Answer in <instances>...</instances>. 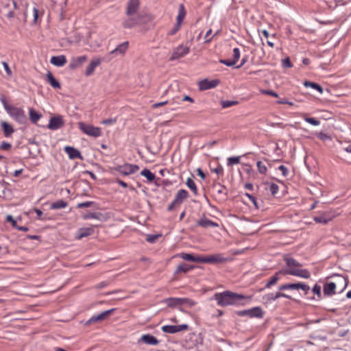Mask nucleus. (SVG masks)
I'll return each instance as SVG.
<instances>
[{
    "label": "nucleus",
    "mask_w": 351,
    "mask_h": 351,
    "mask_svg": "<svg viewBox=\"0 0 351 351\" xmlns=\"http://www.w3.org/2000/svg\"><path fill=\"white\" fill-rule=\"evenodd\" d=\"M252 296H245L242 294L232 292L230 291H225L221 293H216L214 295V299L217 301L219 306L225 307L232 305H243L241 301L243 300H250Z\"/></svg>",
    "instance_id": "nucleus-1"
},
{
    "label": "nucleus",
    "mask_w": 351,
    "mask_h": 351,
    "mask_svg": "<svg viewBox=\"0 0 351 351\" xmlns=\"http://www.w3.org/2000/svg\"><path fill=\"white\" fill-rule=\"evenodd\" d=\"M284 261L287 267V269H282V270H293L298 271L300 274H302V276H297L298 277L303 278L305 279H308L311 277V274L308 270L306 269H300L302 265L297 261L295 259L291 257L285 256Z\"/></svg>",
    "instance_id": "nucleus-2"
},
{
    "label": "nucleus",
    "mask_w": 351,
    "mask_h": 351,
    "mask_svg": "<svg viewBox=\"0 0 351 351\" xmlns=\"http://www.w3.org/2000/svg\"><path fill=\"white\" fill-rule=\"evenodd\" d=\"M8 114L20 124H24L27 121V117L22 108L12 106L7 109Z\"/></svg>",
    "instance_id": "nucleus-3"
},
{
    "label": "nucleus",
    "mask_w": 351,
    "mask_h": 351,
    "mask_svg": "<svg viewBox=\"0 0 351 351\" xmlns=\"http://www.w3.org/2000/svg\"><path fill=\"white\" fill-rule=\"evenodd\" d=\"M279 275L302 276V274L298 272V271L280 269L276 272L275 274L269 278L268 282L266 283L265 288L268 289L270 288L271 286L276 285L280 279V278L278 277Z\"/></svg>",
    "instance_id": "nucleus-4"
},
{
    "label": "nucleus",
    "mask_w": 351,
    "mask_h": 351,
    "mask_svg": "<svg viewBox=\"0 0 351 351\" xmlns=\"http://www.w3.org/2000/svg\"><path fill=\"white\" fill-rule=\"evenodd\" d=\"M235 314L240 317L247 316L251 318H262L264 315V312L261 307L256 306L250 309L237 311Z\"/></svg>",
    "instance_id": "nucleus-5"
},
{
    "label": "nucleus",
    "mask_w": 351,
    "mask_h": 351,
    "mask_svg": "<svg viewBox=\"0 0 351 351\" xmlns=\"http://www.w3.org/2000/svg\"><path fill=\"white\" fill-rule=\"evenodd\" d=\"M139 169V167L136 165L125 163L123 165H117L113 167V170L119 172L123 176H129L134 173Z\"/></svg>",
    "instance_id": "nucleus-6"
},
{
    "label": "nucleus",
    "mask_w": 351,
    "mask_h": 351,
    "mask_svg": "<svg viewBox=\"0 0 351 351\" xmlns=\"http://www.w3.org/2000/svg\"><path fill=\"white\" fill-rule=\"evenodd\" d=\"M330 278H335V282H332L335 284L336 288L338 287L340 289V293H341L346 289L349 282L347 276H343L340 274H334Z\"/></svg>",
    "instance_id": "nucleus-7"
},
{
    "label": "nucleus",
    "mask_w": 351,
    "mask_h": 351,
    "mask_svg": "<svg viewBox=\"0 0 351 351\" xmlns=\"http://www.w3.org/2000/svg\"><path fill=\"white\" fill-rule=\"evenodd\" d=\"M115 308H111L107 311H104L97 315H93L89 318V324H93L96 322H100L109 318V317L113 313Z\"/></svg>",
    "instance_id": "nucleus-8"
},
{
    "label": "nucleus",
    "mask_w": 351,
    "mask_h": 351,
    "mask_svg": "<svg viewBox=\"0 0 351 351\" xmlns=\"http://www.w3.org/2000/svg\"><path fill=\"white\" fill-rule=\"evenodd\" d=\"M189 328V325L183 324L181 325H165L162 327V330L165 333L174 334L180 331L186 330Z\"/></svg>",
    "instance_id": "nucleus-9"
},
{
    "label": "nucleus",
    "mask_w": 351,
    "mask_h": 351,
    "mask_svg": "<svg viewBox=\"0 0 351 351\" xmlns=\"http://www.w3.org/2000/svg\"><path fill=\"white\" fill-rule=\"evenodd\" d=\"M189 47L180 45L173 50L170 60H173L184 57L185 55L189 53Z\"/></svg>",
    "instance_id": "nucleus-10"
},
{
    "label": "nucleus",
    "mask_w": 351,
    "mask_h": 351,
    "mask_svg": "<svg viewBox=\"0 0 351 351\" xmlns=\"http://www.w3.org/2000/svg\"><path fill=\"white\" fill-rule=\"evenodd\" d=\"M219 84L218 80H208L204 79L199 82V88L200 90H206L216 87Z\"/></svg>",
    "instance_id": "nucleus-11"
},
{
    "label": "nucleus",
    "mask_w": 351,
    "mask_h": 351,
    "mask_svg": "<svg viewBox=\"0 0 351 351\" xmlns=\"http://www.w3.org/2000/svg\"><path fill=\"white\" fill-rule=\"evenodd\" d=\"M140 5L139 0H129L127 4L126 14L131 16L137 12Z\"/></svg>",
    "instance_id": "nucleus-12"
},
{
    "label": "nucleus",
    "mask_w": 351,
    "mask_h": 351,
    "mask_svg": "<svg viewBox=\"0 0 351 351\" xmlns=\"http://www.w3.org/2000/svg\"><path fill=\"white\" fill-rule=\"evenodd\" d=\"M64 125V121L61 117H53L50 119L48 128L52 130H56Z\"/></svg>",
    "instance_id": "nucleus-13"
},
{
    "label": "nucleus",
    "mask_w": 351,
    "mask_h": 351,
    "mask_svg": "<svg viewBox=\"0 0 351 351\" xmlns=\"http://www.w3.org/2000/svg\"><path fill=\"white\" fill-rule=\"evenodd\" d=\"M281 291H279L278 292H276V293H269L263 296V300H266L267 302H271L277 300L279 298H285L287 299H291V297L286 293L280 292Z\"/></svg>",
    "instance_id": "nucleus-14"
},
{
    "label": "nucleus",
    "mask_w": 351,
    "mask_h": 351,
    "mask_svg": "<svg viewBox=\"0 0 351 351\" xmlns=\"http://www.w3.org/2000/svg\"><path fill=\"white\" fill-rule=\"evenodd\" d=\"M228 261V258H224L220 254H215L206 256V263H224Z\"/></svg>",
    "instance_id": "nucleus-15"
},
{
    "label": "nucleus",
    "mask_w": 351,
    "mask_h": 351,
    "mask_svg": "<svg viewBox=\"0 0 351 351\" xmlns=\"http://www.w3.org/2000/svg\"><path fill=\"white\" fill-rule=\"evenodd\" d=\"M197 225L198 226L202 227L204 228H207L210 227L217 228L219 227V224L205 217L201 218L197 221Z\"/></svg>",
    "instance_id": "nucleus-16"
},
{
    "label": "nucleus",
    "mask_w": 351,
    "mask_h": 351,
    "mask_svg": "<svg viewBox=\"0 0 351 351\" xmlns=\"http://www.w3.org/2000/svg\"><path fill=\"white\" fill-rule=\"evenodd\" d=\"M87 60L86 56L73 57L69 64V67L71 69H75L82 66Z\"/></svg>",
    "instance_id": "nucleus-17"
},
{
    "label": "nucleus",
    "mask_w": 351,
    "mask_h": 351,
    "mask_svg": "<svg viewBox=\"0 0 351 351\" xmlns=\"http://www.w3.org/2000/svg\"><path fill=\"white\" fill-rule=\"evenodd\" d=\"M128 46L129 43L128 41L123 42L117 45V47L111 51V54L115 56L119 55L123 56L128 49Z\"/></svg>",
    "instance_id": "nucleus-18"
},
{
    "label": "nucleus",
    "mask_w": 351,
    "mask_h": 351,
    "mask_svg": "<svg viewBox=\"0 0 351 351\" xmlns=\"http://www.w3.org/2000/svg\"><path fill=\"white\" fill-rule=\"evenodd\" d=\"M50 62L56 66L61 67L66 63V58L64 55L52 56L51 58Z\"/></svg>",
    "instance_id": "nucleus-19"
},
{
    "label": "nucleus",
    "mask_w": 351,
    "mask_h": 351,
    "mask_svg": "<svg viewBox=\"0 0 351 351\" xmlns=\"http://www.w3.org/2000/svg\"><path fill=\"white\" fill-rule=\"evenodd\" d=\"M188 197V191L185 189H180L176 193L174 200L178 203V205H180Z\"/></svg>",
    "instance_id": "nucleus-20"
},
{
    "label": "nucleus",
    "mask_w": 351,
    "mask_h": 351,
    "mask_svg": "<svg viewBox=\"0 0 351 351\" xmlns=\"http://www.w3.org/2000/svg\"><path fill=\"white\" fill-rule=\"evenodd\" d=\"M314 221L322 224H326L332 220V217L328 213H323L320 215L313 217Z\"/></svg>",
    "instance_id": "nucleus-21"
},
{
    "label": "nucleus",
    "mask_w": 351,
    "mask_h": 351,
    "mask_svg": "<svg viewBox=\"0 0 351 351\" xmlns=\"http://www.w3.org/2000/svg\"><path fill=\"white\" fill-rule=\"evenodd\" d=\"M336 285L332 282L325 283L323 287L324 294L330 296L335 293Z\"/></svg>",
    "instance_id": "nucleus-22"
},
{
    "label": "nucleus",
    "mask_w": 351,
    "mask_h": 351,
    "mask_svg": "<svg viewBox=\"0 0 351 351\" xmlns=\"http://www.w3.org/2000/svg\"><path fill=\"white\" fill-rule=\"evenodd\" d=\"M95 219L99 222L105 221L107 219V216L99 211L90 212L89 211V219Z\"/></svg>",
    "instance_id": "nucleus-23"
},
{
    "label": "nucleus",
    "mask_w": 351,
    "mask_h": 351,
    "mask_svg": "<svg viewBox=\"0 0 351 351\" xmlns=\"http://www.w3.org/2000/svg\"><path fill=\"white\" fill-rule=\"evenodd\" d=\"M141 340L148 345H157L159 343V341L154 336L149 334L143 335Z\"/></svg>",
    "instance_id": "nucleus-24"
},
{
    "label": "nucleus",
    "mask_w": 351,
    "mask_h": 351,
    "mask_svg": "<svg viewBox=\"0 0 351 351\" xmlns=\"http://www.w3.org/2000/svg\"><path fill=\"white\" fill-rule=\"evenodd\" d=\"M64 150L71 159H75L80 157V152L72 147L66 146L65 147Z\"/></svg>",
    "instance_id": "nucleus-25"
},
{
    "label": "nucleus",
    "mask_w": 351,
    "mask_h": 351,
    "mask_svg": "<svg viewBox=\"0 0 351 351\" xmlns=\"http://www.w3.org/2000/svg\"><path fill=\"white\" fill-rule=\"evenodd\" d=\"M186 16V11L183 4H180L179 6V12L176 18V25L181 26L182 22Z\"/></svg>",
    "instance_id": "nucleus-26"
},
{
    "label": "nucleus",
    "mask_w": 351,
    "mask_h": 351,
    "mask_svg": "<svg viewBox=\"0 0 351 351\" xmlns=\"http://www.w3.org/2000/svg\"><path fill=\"white\" fill-rule=\"evenodd\" d=\"M1 125L5 137H9L14 132L12 126L7 122L3 121Z\"/></svg>",
    "instance_id": "nucleus-27"
},
{
    "label": "nucleus",
    "mask_w": 351,
    "mask_h": 351,
    "mask_svg": "<svg viewBox=\"0 0 351 351\" xmlns=\"http://www.w3.org/2000/svg\"><path fill=\"white\" fill-rule=\"evenodd\" d=\"M47 80L50 85L54 88H60V84L56 80L51 72H48L47 74Z\"/></svg>",
    "instance_id": "nucleus-28"
},
{
    "label": "nucleus",
    "mask_w": 351,
    "mask_h": 351,
    "mask_svg": "<svg viewBox=\"0 0 351 351\" xmlns=\"http://www.w3.org/2000/svg\"><path fill=\"white\" fill-rule=\"evenodd\" d=\"M193 268H194V266L189 265L186 263H182V264L179 265L177 267V269H176L175 273L178 274L180 272H183V273L186 274V273L190 271L191 270H192Z\"/></svg>",
    "instance_id": "nucleus-29"
},
{
    "label": "nucleus",
    "mask_w": 351,
    "mask_h": 351,
    "mask_svg": "<svg viewBox=\"0 0 351 351\" xmlns=\"http://www.w3.org/2000/svg\"><path fill=\"white\" fill-rule=\"evenodd\" d=\"M101 134L102 132L100 128L89 125V136L97 138Z\"/></svg>",
    "instance_id": "nucleus-30"
},
{
    "label": "nucleus",
    "mask_w": 351,
    "mask_h": 351,
    "mask_svg": "<svg viewBox=\"0 0 351 351\" xmlns=\"http://www.w3.org/2000/svg\"><path fill=\"white\" fill-rule=\"evenodd\" d=\"M304 85L305 87L308 88V87H311L313 89H315L317 90L319 93H323V91H324V89L323 88L318 84L315 83V82H309V81H305L304 83Z\"/></svg>",
    "instance_id": "nucleus-31"
},
{
    "label": "nucleus",
    "mask_w": 351,
    "mask_h": 351,
    "mask_svg": "<svg viewBox=\"0 0 351 351\" xmlns=\"http://www.w3.org/2000/svg\"><path fill=\"white\" fill-rule=\"evenodd\" d=\"M141 175L145 177L149 182H153L156 178L154 173L148 169H143L141 172Z\"/></svg>",
    "instance_id": "nucleus-32"
},
{
    "label": "nucleus",
    "mask_w": 351,
    "mask_h": 351,
    "mask_svg": "<svg viewBox=\"0 0 351 351\" xmlns=\"http://www.w3.org/2000/svg\"><path fill=\"white\" fill-rule=\"evenodd\" d=\"M138 23V20L135 18H130L128 19L125 20L123 22V26L125 28H132L136 26Z\"/></svg>",
    "instance_id": "nucleus-33"
},
{
    "label": "nucleus",
    "mask_w": 351,
    "mask_h": 351,
    "mask_svg": "<svg viewBox=\"0 0 351 351\" xmlns=\"http://www.w3.org/2000/svg\"><path fill=\"white\" fill-rule=\"evenodd\" d=\"M186 184L193 191L194 195H197L198 190L194 180L192 178H188L186 182Z\"/></svg>",
    "instance_id": "nucleus-34"
},
{
    "label": "nucleus",
    "mask_w": 351,
    "mask_h": 351,
    "mask_svg": "<svg viewBox=\"0 0 351 351\" xmlns=\"http://www.w3.org/2000/svg\"><path fill=\"white\" fill-rule=\"evenodd\" d=\"M298 290V282L297 283H288V284H284L279 287L278 290L279 291H285V290Z\"/></svg>",
    "instance_id": "nucleus-35"
},
{
    "label": "nucleus",
    "mask_w": 351,
    "mask_h": 351,
    "mask_svg": "<svg viewBox=\"0 0 351 351\" xmlns=\"http://www.w3.org/2000/svg\"><path fill=\"white\" fill-rule=\"evenodd\" d=\"M180 298H169L166 300L167 304L170 307H176L180 305Z\"/></svg>",
    "instance_id": "nucleus-36"
},
{
    "label": "nucleus",
    "mask_w": 351,
    "mask_h": 351,
    "mask_svg": "<svg viewBox=\"0 0 351 351\" xmlns=\"http://www.w3.org/2000/svg\"><path fill=\"white\" fill-rule=\"evenodd\" d=\"M180 306L184 305V306H186L189 307H192L196 304V302L195 301H193V300L188 298H180Z\"/></svg>",
    "instance_id": "nucleus-37"
},
{
    "label": "nucleus",
    "mask_w": 351,
    "mask_h": 351,
    "mask_svg": "<svg viewBox=\"0 0 351 351\" xmlns=\"http://www.w3.org/2000/svg\"><path fill=\"white\" fill-rule=\"evenodd\" d=\"M29 114L31 121L34 123H36L41 117L40 114L32 108L29 109Z\"/></svg>",
    "instance_id": "nucleus-38"
},
{
    "label": "nucleus",
    "mask_w": 351,
    "mask_h": 351,
    "mask_svg": "<svg viewBox=\"0 0 351 351\" xmlns=\"http://www.w3.org/2000/svg\"><path fill=\"white\" fill-rule=\"evenodd\" d=\"M67 206V204L66 202H64L62 199H59L55 202H53L51 205V209H60V208H64Z\"/></svg>",
    "instance_id": "nucleus-39"
},
{
    "label": "nucleus",
    "mask_w": 351,
    "mask_h": 351,
    "mask_svg": "<svg viewBox=\"0 0 351 351\" xmlns=\"http://www.w3.org/2000/svg\"><path fill=\"white\" fill-rule=\"evenodd\" d=\"M101 60L100 58L93 59L89 64V75H91L97 66L101 64Z\"/></svg>",
    "instance_id": "nucleus-40"
},
{
    "label": "nucleus",
    "mask_w": 351,
    "mask_h": 351,
    "mask_svg": "<svg viewBox=\"0 0 351 351\" xmlns=\"http://www.w3.org/2000/svg\"><path fill=\"white\" fill-rule=\"evenodd\" d=\"M237 101L221 100V105L223 108H227L232 106L238 104Z\"/></svg>",
    "instance_id": "nucleus-41"
},
{
    "label": "nucleus",
    "mask_w": 351,
    "mask_h": 351,
    "mask_svg": "<svg viewBox=\"0 0 351 351\" xmlns=\"http://www.w3.org/2000/svg\"><path fill=\"white\" fill-rule=\"evenodd\" d=\"M240 156H232L228 158V166H232L233 165L239 164L240 162Z\"/></svg>",
    "instance_id": "nucleus-42"
},
{
    "label": "nucleus",
    "mask_w": 351,
    "mask_h": 351,
    "mask_svg": "<svg viewBox=\"0 0 351 351\" xmlns=\"http://www.w3.org/2000/svg\"><path fill=\"white\" fill-rule=\"evenodd\" d=\"M303 118L305 121H306L307 123H308L313 125L317 126L320 124V121L313 117H308L306 116H304Z\"/></svg>",
    "instance_id": "nucleus-43"
},
{
    "label": "nucleus",
    "mask_w": 351,
    "mask_h": 351,
    "mask_svg": "<svg viewBox=\"0 0 351 351\" xmlns=\"http://www.w3.org/2000/svg\"><path fill=\"white\" fill-rule=\"evenodd\" d=\"M258 171L261 174H266L267 168V167L263 164L261 161H258L256 163Z\"/></svg>",
    "instance_id": "nucleus-44"
},
{
    "label": "nucleus",
    "mask_w": 351,
    "mask_h": 351,
    "mask_svg": "<svg viewBox=\"0 0 351 351\" xmlns=\"http://www.w3.org/2000/svg\"><path fill=\"white\" fill-rule=\"evenodd\" d=\"M180 256L186 261H191L193 262L194 260V255L192 254H187V253H181L180 254Z\"/></svg>",
    "instance_id": "nucleus-45"
},
{
    "label": "nucleus",
    "mask_w": 351,
    "mask_h": 351,
    "mask_svg": "<svg viewBox=\"0 0 351 351\" xmlns=\"http://www.w3.org/2000/svg\"><path fill=\"white\" fill-rule=\"evenodd\" d=\"M317 137L323 141H329V140H331V137L330 135H328V134L326 133H324L323 132H320L317 134Z\"/></svg>",
    "instance_id": "nucleus-46"
},
{
    "label": "nucleus",
    "mask_w": 351,
    "mask_h": 351,
    "mask_svg": "<svg viewBox=\"0 0 351 351\" xmlns=\"http://www.w3.org/2000/svg\"><path fill=\"white\" fill-rule=\"evenodd\" d=\"M298 289H302L305 295H307L310 291V287L304 283L298 282Z\"/></svg>",
    "instance_id": "nucleus-47"
},
{
    "label": "nucleus",
    "mask_w": 351,
    "mask_h": 351,
    "mask_svg": "<svg viewBox=\"0 0 351 351\" xmlns=\"http://www.w3.org/2000/svg\"><path fill=\"white\" fill-rule=\"evenodd\" d=\"M219 62L228 66H232L236 64L235 61L229 59H221L219 60Z\"/></svg>",
    "instance_id": "nucleus-48"
},
{
    "label": "nucleus",
    "mask_w": 351,
    "mask_h": 351,
    "mask_svg": "<svg viewBox=\"0 0 351 351\" xmlns=\"http://www.w3.org/2000/svg\"><path fill=\"white\" fill-rule=\"evenodd\" d=\"M269 190H270L271 195H275L278 192L279 186L278 184H276L275 183H271L270 184Z\"/></svg>",
    "instance_id": "nucleus-49"
},
{
    "label": "nucleus",
    "mask_w": 351,
    "mask_h": 351,
    "mask_svg": "<svg viewBox=\"0 0 351 351\" xmlns=\"http://www.w3.org/2000/svg\"><path fill=\"white\" fill-rule=\"evenodd\" d=\"M314 294H316L319 298L322 297L321 287L318 285H315L312 289Z\"/></svg>",
    "instance_id": "nucleus-50"
},
{
    "label": "nucleus",
    "mask_w": 351,
    "mask_h": 351,
    "mask_svg": "<svg viewBox=\"0 0 351 351\" xmlns=\"http://www.w3.org/2000/svg\"><path fill=\"white\" fill-rule=\"evenodd\" d=\"M240 58V51L239 48H234L233 49V61H235L237 63Z\"/></svg>",
    "instance_id": "nucleus-51"
},
{
    "label": "nucleus",
    "mask_w": 351,
    "mask_h": 351,
    "mask_svg": "<svg viewBox=\"0 0 351 351\" xmlns=\"http://www.w3.org/2000/svg\"><path fill=\"white\" fill-rule=\"evenodd\" d=\"M282 65L284 68H291L293 66L292 63L290 61L289 58H286L282 60Z\"/></svg>",
    "instance_id": "nucleus-52"
},
{
    "label": "nucleus",
    "mask_w": 351,
    "mask_h": 351,
    "mask_svg": "<svg viewBox=\"0 0 351 351\" xmlns=\"http://www.w3.org/2000/svg\"><path fill=\"white\" fill-rule=\"evenodd\" d=\"M6 221L11 223L12 227H14V228H16V227L17 226L16 220L10 215L6 216Z\"/></svg>",
    "instance_id": "nucleus-53"
},
{
    "label": "nucleus",
    "mask_w": 351,
    "mask_h": 351,
    "mask_svg": "<svg viewBox=\"0 0 351 351\" xmlns=\"http://www.w3.org/2000/svg\"><path fill=\"white\" fill-rule=\"evenodd\" d=\"M278 169L282 172V174L284 177H287L289 173V169L285 165L279 166Z\"/></svg>",
    "instance_id": "nucleus-54"
},
{
    "label": "nucleus",
    "mask_w": 351,
    "mask_h": 351,
    "mask_svg": "<svg viewBox=\"0 0 351 351\" xmlns=\"http://www.w3.org/2000/svg\"><path fill=\"white\" fill-rule=\"evenodd\" d=\"M193 262L206 263V256H194Z\"/></svg>",
    "instance_id": "nucleus-55"
},
{
    "label": "nucleus",
    "mask_w": 351,
    "mask_h": 351,
    "mask_svg": "<svg viewBox=\"0 0 351 351\" xmlns=\"http://www.w3.org/2000/svg\"><path fill=\"white\" fill-rule=\"evenodd\" d=\"M245 196H247L249 199L253 203V204L255 206L256 208H258V203L256 202V199L255 197H254L252 195H250L247 193H246L245 194Z\"/></svg>",
    "instance_id": "nucleus-56"
},
{
    "label": "nucleus",
    "mask_w": 351,
    "mask_h": 351,
    "mask_svg": "<svg viewBox=\"0 0 351 351\" xmlns=\"http://www.w3.org/2000/svg\"><path fill=\"white\" fill-rule=\"evenodd\" d=\"M11 147L12 145L10 143H7L5 141L2 142L0 145V149L3 150H8L11 148Z\"/></svg>",
    "instance_id": "nucleus-57"
},
{
    "label": "nucleus",
    "mask_w": 351,
    "mask_h": 351,
    "mask_svg": "<svg viewBox=\"0 0 351 351\" xmlns=\"http://www.w3.org/2000/svg\"><path fill=\"white\" fill-rule=\"evenodd\" d=\"M262 93L265 95H271L274 97H278V94L276 92H274L271 90H264L262 91Z\"/></svg>",
    "instance_id": "nucleus-58"
},
{
    "label": "nucleus",
    "mask_w": 351,
    "mask_h": 351,
    "mask_svg": "<svg viewBox=\"0 0 351 351\" xmlns=\"http://www.w3.org/2000/svg\"><path fill=\"white\" fill-rule=\"evenodd\" d=\"M226 191V188L224 185H219V189H217V193L219 194H223L226 197L228 195Z\"/></svg>",
    "instance_id": "nucleus-59"
},
{
    "label": "nucleus",
    "mask_w": 351,
    "mask_h": 351,
    "mask_svg": "<svg viewBox=\"0 0 351 351\" xmlns=\"http://www.w3.org/2000/svg\"><path fill=\"white\" fill-rule=\"evenodd\" d=\"M2 64L3 66V68L6 72V73L9 76H11L12 75V72L11 69H10L8 64L6 62H2Z\"/></svg>",
    "instance_id": "nucleus-60"
},
{
    "label": "nucleus",
    "mask_w": 351,
    "mask_h": 351,
    "mask_svg": "<svg viewBox=\"0 0 351 351\" xmlns=\"http://www.w3.org/2000/svg\"><path fill=\"white\" fill-rule=\"evenodd\" d=\"M0 100L2 103V104L3 105V107L5 110V111L7 112V109H8L9 108H11L12 106L8 104L5 97L3 96L1 97Z\"/></svg>",
    "instance_id": "nucleus-61"
},
{
    "label": "nucleus",
    "mask_w": 351,
    "mask_h": 351,
    "mask_svg": "<svg viewBox=\"0 0 351 351\" xmlns=\"http://www.w3.org/2000/svg\"><path fill=\"white\" fill-rule=\"evenodd\" d=\"M158 237H159V235H158V234H155V235L149 234V235H147V241H148L149 243H154L158 238Z\"/></svg>",
    "instance_id": "nucleus-62"
},
{
    "label": "nucleus",
    "mask_w": 351,
    "mask_h": 351,
    "mask_svg": "<svg viewBox=\"0 0 351 351\" xmlns=\"http://www.w3.org/2000/svg\"><path fill=\"white\" fill-rule=\"evenodd\" d=\"M180 26H178V25L176 24L174 27L169 32L168 35L173 36V35L176 34L178 32V31L180 29Z\"/></svg>",
    "instance_id": "nucleus-63"
},
{
    "label": "nucleus",
    "mask_w": 351,
    "mask_h": 351,
    "mask_svg": "<svg viewBox=\"0 0 351 351\" xmlns=\"http://www.w3.org/2000/svg\"><path fill=\"white\" fill-rule=\"evenodd\" d=\"M108 285V282L104 281V282H101L99 283L98 285H97L95 287L96 289H101L106 287Z\"/></svg>",
    "instance_id": "nucleus-64"
}]
</instances>
